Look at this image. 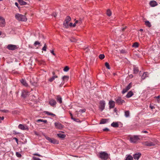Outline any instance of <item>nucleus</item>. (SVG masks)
Returning <instances> with one entry per match:
<instances>
[{
    "label": "nucleus",
    "mask_w": 160,
    "mask_h": 160,
    "mask_svg": "<svg viewBox=\"0 0 160 160\" xmlns=\"http://www.w3.org/2000/svg\"><path fill=\"white\" fill-rule=\"evenodd\" d=\"M15 18L18 21L25 22L27 20V18L25 15L17 13L15 15Z\"/></svg>",
    "instance_id": "f257e3e1"
},
{
    "label": "nucleus",
    "mask_w": 160,
    "mask_h": 160,
    "mask_svg": "<svg viewBox=\"0 0 160 160\" xmlns=\"http://www.w3.org/2000/svg\"><path fill=\"white\" fill-rule=\"evenodd\" d=\"M43 136L49 142L54 144H58L59 141L53 138H51L50 137L46 135L45 134H43Z\"/></svg>",
    "instance_id": "f03ea898"
},
{
    "label": "nucleus",
    "mask_w": 160,
    "mask_h": 160,
    "mask_svg": "<svg viewBox=\"0 0 160 160\" xmlns=\"http://www.w3.org/2000/svg\"><path fill=\"white\" fill-rule=\"evenodd\" d=\"M109 157L108 154L105 152H101L99 153V157L102 160H107Z\"/></svg>",
    "instance_id": "7ed1b4c3"
},
{
    "label": "nucleus",
    "mask_w": 160,
    "mask_h": 160,
    "mask_svg": "<svg viewBox=\"0 0 160 160\" xmlns=\"http://www.w3.org/2000/svg\"><path fill=\"white\" fill-rule=\"evenodd\" d=\"M115 102L118 105H121L125 102V101L119 96L116 97L115 99Z\"/></svg>",
    "instance_id": "20e7f679"
},
{
    "label": "nucleus",
    "mask_w": 160,
    "mask_h": 160,
    "mask_svg": "<svg viewBox=\"0 0 160 160\" xmlns=\"http://www.w3.org/2000/svg\"><path fill=\"white\" fill-rule=\"evenodd\" d=\"M105 102L104 100H101L100 102L99 108L101 111H102L105 108Z\"/></svg>",
    "instance_id": "39448f33"
},
{
    "label": "nucleus",
    "mask_w": 160,
    "mask_h": 160,
    "mask_svg": "<svg viewBox=\"0 0 160 160\" xmlns=\"http://www.w3.org/2000/svg\"><path fill=\"white\" fill-rule=\"evenodd\" d=\"M139 139L138 136L134 135L133 136L130 137V141L131 142L135 143Z\"/></svg>",
    "instance_id": "423d86ee"
},
{
    "label": "nucleus",
    "mask_w": 160,
    "mask_h": 160,
    "mask_svg": "<svg viewBox=\"0 0 160 160\" xmlns=\"http://www.w3.org/2000/svg\"><path fill=\"white\" fill-rule=\"evenodd\" d=\"M54 125L56 128L60 129H62L63 127V126L58 122H55Z\"/></svg>",
    "instance_id": "0eeeda50"
},
{
    "label": "nucleus",
    "mask_w": 160,
    "mask_h": 160,
    "mask_svg": "<svg viewBox=\"0 0 160 160\" xmlns=\"http://www.w3.org/2000/svg\"><path fill=\"white\" fill-rule=\"evenodd\" d=\"M156 143L151 141H147L144 142V145L147 146H152L155 145Z\"/></svg>",
    "instance_id": "6e6552de"
},
{
    "label": "nucleus",
    "mask_w": 160,
    "mask_h": 160,
    "mask_svg": "<svg viewBox=\"0 0 160 160\" xmlns=\"http://www.w3.org/2000/svg\"><path fill=\"white\" fill-rule=\"evenodd\" d=\"M7 48L10 50H14L17 48V47L16 45L9 44L7 47Z\"/></svg>",
    "instance_id": "1a4fd4ad"
},
{
    "label": "nucleus",
    "mask_w": 160,
    "mask_h": 160,
    "mask_svg": "<svg viewBox=\"0 0 160 160\" xmlns=\"http://www.w3.org/2000/svg\"><path fill=\"white\" fill-rule=\"evenodd\" d=\"M115 103V102L112 100H110L109 101L108 104L109 105V109L112 108L114 107Z\"/></svg>",
    "instance_id": "9d476101"
},
{
    "label": "nucleus",
    "mask_w": 160,
    "mask_h": 160,
    "mask_svg": "<svg viewBox=\"0 0 160 160\" xmlns=\"http://www.w3.org/2000/svg\"><path fill=\"white\" fill-rule=\"evenodd\" d=\"M56 103L57 102L56 101L53 99L50 100L49 102V103L50 105L54 107H56Z\"/></svg>",
    "instance_id": "9b49d317"
},
{
    "label": "nucleus",
    "mask_w": 160,
    "mask_h": 160,
    "mask_svg": "<svg viewBox=\"0 0 160 160\" xmlns=\"http://www.w3.org/2000/svg\"><path fill=\"white\" fill-rule=\"evenodd\" d=\"M141 156V153H136L133 154V158L135 160H138Z\"/></svg>",
    "instance_id": "f8f14e48"
},
{
    "label": "nucleus",
    "mask_w": 160,
    "mask_h": 160,
    "mask_svg": "<svg viewBox=\"0 0 160 160\" xmlns=\"http://www.w3.org/2000/svg\"><path fill=\"white\" fill-rule=\"evenodd\" d=\"M149 4L152 7H155L158 5V3L155 1H151L149 2Z\"/></svg>",
    "instance_id": "ddd939ff"
},
{
    "label": "nucleus",
    "mask_w": 160,
    "mask_h": 160,
    "mask_svg": "<svg viewBox=\"0 0 160 160\" xmlns=\"http://www.w3.org/2000/svg\"><path fill=\"white\" fill-rule=\"evenodd\" d=\"M20 81L21 83L25 87H28V84L26 82L25 79H22L20 80Z\"/></svg>",
    "instance_id": "4468645a"
},
{
    "label": "nucleus",
    "mask_w": 160,
    "mask_h": 160,
    "mask_svg": "<svg viewBox=\"0 0 160 160\" xmlns=\"http://www.w3.org/2000/svg\"><path fill=\"white\" fill-rule=\"evenodd\" d=\"M28 95V93L26 91H23L22 92L21 97L24 98H26Z\"/></svg>",
    "instance_id": "2eb2a0df"
},
{
    "label": "nucleus",
    "mask_w": 160,
    "mask_h": 160,
    "mask_svg": "<svg viewBox=\"0 0 160 160\" xmlns=\"http://www.w3.org/2000/svg\"><path fill=\"white\" fill-rule=\"evenodd\" d=\"M109 119L107 118H103L101 120L100 122V124H104L107 122Z\"/></svg>",
    "instance_id": "dca6fc26"
},
{
    "label": "nucleus",
    "mask_w": 160,
    "mask_h": 160,
    "mask_svg": "<svg viewBox=\"0 0 160 160\" xmlns=\"http://www.w3.org/2000/svg\"><path fill=\"white\" fill-rule=\"evenodd\" d=\"M18 128H19L22 130H26L27 129V127H25L23 125L20 124L18 126Z\"/></svg>",
    "instance_id": "f3484780"
},
{
    "label": "nucleus",
    "mask_w": 160,
    "mask_h": 160,
    "mask_svg": "<svg viewBox=\"0 0 160 160\" xmlns=\"http://www.w3.org/2000/svg\"><path fill=\"white\" fill-rule=\"evenodd\" d=\"M56 99L57 101L59 103L61 104L62 103V98L60 95H58L57 96Z\"/></svg>",
    "instance_id": "a211bd4d"
},
{
    "label": "nucleus",
    "mask_w": 160,
    "mask_h": 160,
    "mask_svg": "<svg viewBox=\"0 0 160 160\" xmlns=\"http://www.w3.org/2000/svg\"><path fill=\"white\" fill-rule=\"evenodd\" d=\"M69 79V77L68 76H64L62 78V79L63 80V83L64 84L65 81H67Z\"/></svg>",
    "instance_id": "6ab92c4d"
},
{
    "label": "nucleus",
    "mask_w": 160,
    "mask_h": 160,
    "mask_svg": "<svg viewBox=\"0 0 160 160\" xmlns=\"http://www.w3.org/2000/svg\"><path fill=\"white\" fill-rule=\"evenodd\" d=\"M133 94V92L132 91H130L129 92L127 95H126V97L127 98H129L131 97H132Z\"/></svg>",
    "instance_id": "aec40b11"
},
{
    "label": "nucleus",
    "mask_w": 160,
    "mask_h": 160,
    "mask_svg": "<svg viewBox=\"0 0 160 160\" xmlns=\"http://www.w3.org/2000/svg\"><path fill=\"white\" fill-rule=\"evenodd\" d=\"M57 135L60 138L63 139L65 138L66 136L65 134H62L61 133H59L57 134Z\"/></svg>",
    "instance_id": "412c9836"
},
{
    "label": "nucleus",
    "mask_w": 160,
    "mask_h": 160,
    "mask_svg": "<svg viewBox=\"0 0 160 160\" xmlns=\"http://www.w3.org/2000/svg\"><path fill=\"white\" fill-rule=\"evenodd\" d=\"M111 126L114 128H118L119 127V125L118 122H113L111 124Z\"/></svg>",
    "instance_id": "4be33fe9"
},
{
    "label": "nucleus",
    "mask_w": 160,
    "mask_h": 160,
    "mask_svg": "<svg viewBox=\"0 0 160 160\" xmlns=\"http://www.w3.org/2000/svg\"><path fill=\"white\" fill-rule=\"evenodd\" d=\"M139 72L138 68L135 66H133V72L135 74H137Z\"/></svg>",
    "instance_id": "5701e85b"
},
{
    "label": "nucleus",
    "mask_w": 160,
    "mask_h": 160,
    "mask_svg": "<svg viewBox=\"0 0 160 160\" xmlns=\"http://www.w3.org/2000/svg\"><path fill=\"white\" fill-rule=\"evenodd\" d=\"M148 72H144L142 76L141 77V79L142 80H144L146 78L148 77Z\"/></svg>",
    "instance_id": "b1692460"
},
{
    "label": "nucleus",
    "mask_w": 160,
    "mask_h": 160,
    "mask_svg": "<svg viewBox=\"0 0 160 160\" xmlns=\"http://www.w3.org/2000/svg\"><path fill=\"white\" fill-rule=\"evenodd\" d=\"M18 1L21 5H25L27 4V2H24L23 0H18Z\"/></svg>",
    "instance_id": "393cba45"
},
{
    "label": "nucleus",
    "mask_w": 160,
    "mask_h": 160,
    "mask_svg": "<svg viewBox=\"0 0 160 160\" xmlns=\"http://www.w3.org/2000/svg\"><path fill=\"white\" fill-rule=\"evenodd\" d=\"M5 23L6 22L5 21V20H3L2 21H0V27H4L5 26Z\"/></svg>",
    "instance_id": "a878e982"
},
{
    "label": "nucleus",
    "mask_w": 160,
    "mask_h": 160,
    "mask_svg": "<svg viewBox=\"0 0 160 160\" xmlns=\"http://www.w3.org/2000/svg\"><path fill=\"white\" fill-rule=\"evenodd\" d=\"M126 160H133V157L131 155H128L126 157Z\"/></svg>",
    "instance_id": "bb28decb"
},
{
    "label": "nucleus",
    "mask_w": 160,
    "mask_h": 160,
    "mask_svg": "<svg viewBox=\"0 0 160 160\" xmlns=\"http://www.w3.org/2000/svg\"><path fill=\"white\" fill-rule=\"evenodd\" d=\"M45 113L46 114H47V115H51V116H56V115L54 114H53V113H52V112H49L48 111H45Z\"/></svg>",
    "instance_id": "cd10ccee"
},
{
    "label": "nucleus",
    "mask_w": 160,
    "mask_h": 160,
    "mask_svg": "<svg viewBox=\"0 0 160 160\" xmlns=\"http://www.w3.org/2000/svg\"><path fill=\"white\" fill-rule=\"evenodd\" d=\"M145 24L149 28L151 27V23L149 21H145Z\"/></svg>",
    "instance_id": "c85d7f7f"
},
{
    "label": "nucleus",
    "mask_w": 160,
    "mask_h": 160,
    "mask_svg": "<svg viewBox=\"0 0 160 160\" xmlns=\"http://www.w3.org/2000/svg\"><path fill=\"white\" fill-rule=\"evenodd\" d=\"M68 22L67 21H65L63 22V25L64 26L65 28H68Z\"/></svg>",
    "instance_id": "c756f323"
},
{
    "label": "nucleus",
    "mask_w": 160,
    "mask_h": 160,
    "mask_svg": "<svg viewBox=\"0 0 160 160\" xmlns=\"http://www.w3.org/2000/svg\"><path fill=\"white\" fill-rule=\"evenodd\" d=\"M125 116L126 117H128L130 116V112L129 111H126L125 112Z\"/></svg>",
    "instance_id": "7c9ffc66"
},
{
    "label": "nucleus",
    "mask_w": 160,
    "mask_h": 160,
    "mask_svg": "<svg viewBox=\"0 0 160 160\" xmlns=\"http://www.w3.org/2000/svg\"><path fill=\"white\" fill-rule=\"evenodd\" d=\"M58 76L56 75L53 76L52 77L50 78L49 79V81L50 82H52L54 79L55 78H57Z\"/></svg>",
    "instance_id": "2f4dec72"
},
{
    "label": "nucleus",
    "mask_w": 160,
    "mask_h": 160,
    "mask_svg": "<svg viewBox=\"0 0 160 160\" xmlns=\"http://www.w3.org/2000/svg\"><path fill=\"white\" fill-rule=\"evenodd\" d=\"M43 122L44 123H46L47 122V121L46 120H44L43 119H38L37 121V122Z\"/></svg>",
    "instance_id": "473e14b6"
},
{
    "label": "nucleus",
    "mask_w": 160,
    "mask_h": 160,
    "mask_svg": "<svg viewBox=\"0 0 160 160\" xmlns=\"http://www.w3.org/2000/svg\"><path fill=\"white\" fill-rule=\"evenodd\" d=\"M132 82H130L129 84L126 87V89L128 90L132 87Z\"/></svg>",
    "instance_id": "72a5a7b5"
},
{
    "label": "nucleus",
    "mask_w": 160,
    "mask_h": 160,
    "mask_svg": "<svg viewBox=\"0 0 160 160\" xmlns=\"http://www.w3.org/2000/svg\"><path fill=\"white\" fill-rule=\"evenodd\" d=\"M138 43L137 42H135L133 44L132 47L135 48H137L138 47Z\"/></svg>",
    "instance_id": "f704fd0d"
},
{
    "label": "nucleus",
    "mask_w": 160,
    "mask_h": 160,
    "mask_svg": "<svg viewBox=\"0 0 160 160\" xmlns=\"http://www.w3.org/2000/svg\"><path fill=\"white\" fill-rule=\"evenodd\" d=\"M105 58V55L104 54H100L99 56V58L102 60L104 59Z\"/></svg>",
    "instance_id": "c9c22d12"
},
{
    "label": "nucleus",
    "mask_w": 160,
    "mask_h": 160,
    "mask_svg": "<svg viewBox=\"0 0 160 160\" xmlns=\"http://www.w3.org/2000/svg\"><path fill=\"white\" fill-rule=\"evenodd\" d=\"M107 15L109 16H111L112 13H111V12L109 9H108L107 10Z\"/></svg>",
    "instance_id": "e433bc0d"
},
{
    "label": "nucleus",
    "mask_w": 160,
    "mask_h": 160,
    "mask_svg": "<svg viewBox=\"0 0 160 160\" xmlns=\"http://www.w3.org/2000/svg\"><path fill=\"white\" fill-rule=\"evenodd\" d=\"M71 18L70 17L68 16L66 17V18L65 20V21H67L68 22L70 21L71 20Z\"/></svg>",
    "instance_id": "4c0bfd02"
},
{
    "label": "nucleus",
    "mask_w": 160,
    "mask_h": 160,
    "mask_svg": "<svg viewBox=\"0 0 160 160\" xmlns=\"http://www.w3.org/2000/svg\"><path fill=\"white\" fill-rule=\"evenodd\" d=\"M69 68L68 66H66L63 69V71L64 72H67L68 71V70H69Z\"/></svg>",
    "instance_id": "58836bf2"
},
{
    "label": "nucleus",
    "mask_w": 160,
    "mask_h": 160,
    "mask_svg": "<svg viewBox=\"0 0 160 160\" xmlns=\"http://www.w3.org/2000/svg\"><path fill=\"white\" fill-rule=\"evenodd\" d=\"M105 66L108 69H110L109 64L108 62H105Z\"/></svg>",
    "instance_id": "ea45409f"
},
{
    "label": "nucleus",
    "mask_w": 160,
    "mask_h": 160,
    "mask_svg": "<svg viewBox=\"0 0 160 160\" xmlns=\"http://www.w3.org/2000/svg\"><path fill=\"white\" fill-rule=\"evenodd\" d=\"M16 155L18 158H21L22 157L21 154L18 152H16Z\"/></svg>",
    "instance_id": "a19ab883"
},
{
    "label": "nucleus",
    "mask_w": 160,
    "mask_h": 160,
    "mask_svg": "<svg viewBox=\"0 0 160 160\" xmlns=\"http://www.w3.org/2000/svg\"><path fill=\"white\" fill-rule=\"evenodd\" d=\"M72 119L74 121L77 122H80V120L78 119L75 118L73 117H72Z\"/></svg>",
    "instance_id": "79ce46f5"
},
{
    "label": "nucleus",
    "mask_w": 160,
    "mask_h": 160,
    "mask_svg": "<svg viewBox=\"0 0 160 160\" xmlns=\"http://www.w3.org/2000/svg\"><path fill=\"white\" fill-rule=\"evenodd\" d=\"M75 23L78 24L79 25H80L82 23V21L76 20Z\"/></svg>",
    "instance_id": "37998d69"
},
{
    "label": "nucleus",
    "mask_w": 160,
    "mask_h": 160,
    "mask_svg": "<svg viewBox=\"0 0 160 160\" xmlns=\"http://www.w3.org/2000/svg\"><path fill=\"white\" fill-rule=\"evenodd\" d=\"M47 48V46H46V44L45 43L44 44V47L42 48V50L44 51H46Z\"/></svg>",
    "instance_id": "c03bdc74"
},
{
    "label": "nucleus",
    "mask_w": 160,
    "mask_h": 160,
    "mask_svg": "<svg viewBox=\"0 0 160 160\" xmlns=\"http://www.w3.org/2000/svg\"><path fill=\"white\" fill-rule=\"evenodd\" d=\"M128 91V90H127L126 88L123 89L122 91V94H124L125 93H126Z\"/></svg>",
    "instance_id": "a18cd8bd"
},
{
    "label": "nucleus",
    "mask_w": 160,
    "mask_h": 160,
    "mask_svg": "<svg viewBox=\"0 0 160 160\" xmlns=\"http://www.w3.org/2000/svg\"><path fill=\"white\" fill-rule=\"evenodd\" d=\"M70 40L71 42H75L76 41V40L74 38H72Z\"/></svg>",
    "instance_id": "49530a36"
},
{
    "label": "nucleus",
    "mask_w": 160,
    "mask_h": 160,
    "mask_svg": "<svg viewBox=\"0 0 160 160\" xmlns=\"http://www.w3.org/2000/svg\"><path fill=\"white\" fill-rule=\"evenodd\" d=\"M32 160H41L39 158L33 157L32 158Z\"/></svg>",
    "instance_id": "de8ad7c7"
},
{
    "label": "nucleus",
    "mask_w": 160,
    "mask_h": 160,
    "mask_svg": "<svg viewBox=\"0 0 160 160\" xmlns=\"http://www.w3.org/2000/svg\"><path fill=\"white\" fill-rule=\"evenodd\" d=\"M85 111H86V109H80L79 110V112H81V113H83V112H85Z\"/></svg>",
    "instance_id": "09e8293b"
},
{
    "label": "nucleus",
    "mask_w": 160,
    "mask_h": 160,
    "mask_svg": "<svg viewBox=\"0 0 160 160\" xmlns=\"http://www.w3.org/2000/svg\"><path fill=\"white\" fill-rule=\"evenodd\" d=\"M160 97V96L159 95L157 97H154V98H156L157 99L158 102H159L160 101V98H159Z\"/></svg>",
    "instance_id": "8fccbe9b"
},
{
    "label": "nucleus",
    "mask_w": 160,
    "mask_h": 160,
    "mask_svg": "<svg viewBox=\"0 0 160 160\" xmlns=\"http://www.w3.org/2000/svg\"><path fill=\"white\" fill-rule=\"evenodd\" d=\"M103 130L104 131L107 132L109 131V129L107 128H105L103 129Z\"/></svg>",
    "instance_id": "3c124183"
},
{
    "label": "nucleus",
    "mask_w": 160,
    "mask_h": 160,
    "mask_svg": "<svg viewBox=\"0 0 160 160\" xmlns=\"http://www.w3.org/2000/svg\"><path fill=\"white\" fill-rule=\"evenodd\" d=\"M40 44V43L38 42V41H36L34 43V45H39V44Z\"/></svg>",
    "instance_id": "603ef678"
},
{
    "label": "nucleus",
    "mask_w": 160,
    "mask_h": 160,
    "mask_svg": "<svg viewBox=\"0 0 160 160\" xmlns=\"http://www.w3.org/2000/svg\"><path fill=\"white\" fill-rule=\"evenodd\" d=\"M50 52L51 53H52L53 55L55 56L56 54L54 52V51L53 50H50Z\"/></svg>",
    "instance_id": "864d4df0"
},
{
    "label": "nucleus",
    "mask_w": 160,
    "mask_h": 160,
    "mask_svg": "<svg viewBox=\"0 0 160 160\" xmlns=\"http://www.w3.org/2000/svg\"><path fill=\"white\" fill-rule=\"evenodd\" d=\"M33 155H36V156H39V157L41 156L39 154L37 153H34V154H33Z\"/></svg>",
    "instance_id": "5fc2aeb1"
},
{
    "label": "nucleus",
    "mask_w": 160,
    "mask_h": 160,
    "mask_svg": "<svg viewBox=\"0 0 160 160\" xmlns=\"http://www.w3.org/2000/svg\"><path fill=\"white\" fill-rule=\"evenodd\" d=\"M5 20V19L3 18L1 16H0V21H2L3 20Z\"/></svg>",
    "instance_id": "6e6d98bb"
},
{
    "label": "nucleus",
    "mask_w": 160,
    "mask_h": 160,
    "mask_svg": "<svg viewBox=\"0 0 160 160\" xmlns=\"http://www.w3.org/2000/svg\"><path fill=\"white\" fill-rule=\"evenodd\" d=\"M13 139L15 140L17 142L18 144V138H13Z\"/></svg>",
    "instance_id": "4d7b16f0"
},
{
    "label": "nucleus",
    "mask_w": 160,
    "mask_h": 160,
    "mask_svg": "<svg viewBox=\"0 0 160 160\" xmlns=\"http://www.w3.org/2000/svg\"><path fill=\"white\" fill-rule=\"evenodd\" d=\"M15 5L16 6H17L18 8H19V7L18 6V4L17 2H16L15 3Z\"/></svg>",
    "instance_id": "13d9d810"
},
{
    "label": "nucleus",
    "mask_w": 160,
    "mask_h": 160,
    "mask_svg": "<svg viewBox=\"0 0 160 160\" xmlns=\"http://www.w3.org/2000/svg\"><path fill=\"white\" fill-rule=\"evenodd\" d=\"M127 28V27L126 26L125 27L122 28V31H124V30Z\"/></svg>",
    "instance_id": "bf43d9fd"
},
{
    "label": "nucleus",
    "mask_w": 160,
    "mask_h": 160,
    "mask_svg": "<svg viewBox=\"0 0 160 160\" xmlns=\"http://www.w3.org/2000/svg\"><path fill=\"white\" fill-rule=\"evenodd\" d=\"M69 26L70 27H73V23H72V22H71L69 24Z\"/></svg>",
    "instance_id": "052dcab7"
},
{
    "label": "nucleus",
    "mask_w": 160,
    "mask_h": 160,
    "mask_svg": "<svg viewBox=\"0 0 160 160\" xmlns=\"http://www.w3.org/2000/svg\"><path fill=\"white\" fill-rule=\"evenodd\" d=\"M142 132L147 133H148V132L147 131L145 130V131H142Z\"/></svg>",
    "instance_id": "680f3d73"
},
{
    "label": "nucleus",
    "mask_w": 160,
    "mask_h": 160,
    "mask_svg": "<svg viewBox=\"0 0 160 160\" xmlns=\"http://www.w3.org/2000/svg\"><path fill=\"white\" fill-rule=\"evenodd\" d=\"M69 113H70V116H71V118L72 119V117H73L72 114L71 113V112H69Z\"/></svg>",
    "instance_id": "e2e57ef3"
},
{
    "label": "nucleus",
    "mask_w": 160,
    "mask_h": 160,
    "mask_svg": "<svg viewBox=\"0 0 160 160\" xmlns=\"http://www.w3.org/2000/svg\"><path fill=\"white\" fill-rule=\"evenodd\" d=\"M57 15L56 13H53V16L54 17H56L57 16Z\"/></svg>",
    "instance_id": "0e129e2a"
},
{
    "label": "nucleus",
    "mask_w": 160,
    "mask_h": 160,
    "mask_svg": "<svg viewBox=\"0 0 160 160\" xmlns=\"http://www.w3.org/2000/svg\"><path fill=\"white\" fill-rule=\"evenodd\" d=\"M2 112H7L8 111L5 110H2Z\"/></svg>",
    "instance_id": "69168bd1"
},
{
    "label": "nucleus",
    "mask_w": 160,
    "mask_h": 160,
    "mask_svg": "<svg viewBox=\"0 0 160 160\" xmlns=\"http://www.w3.org/2000/svg\"><path fill=\"white\" fill-rule=\"evenodd\" d=\"M150 108H151V109H153V108H154V107L153 106H151V105H150Z\"/></svg>",
    "instance_id": "338daca9"
},
{
    "label": "nucleus",
    "mask_w": 160,
    "mask_h": 160,
    "mask_svg": "<svg viewBox=\"0 0 160 160\" xmlns=\"http://www.w3.org/2000/svg\"><path fill=\"white\" fill-rule=\"evenodd\" d=\"M77 24L75 23V22L73 24V27H75L76 26V24Z\"/></svg>",
    "instance_id": "774afa93"
}]
</instances>
